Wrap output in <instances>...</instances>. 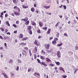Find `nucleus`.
Wrapping results in <instances>:
<instances>
[{"instance_id": "obj_4", "label": "nucleus", "mask_w": 78, "mask_h": 78, "mask_svg": "<svg viewBox=\"0 0 78 78\" xmlns=\"http://www.w3.org/2000/svg\"><path fill=\"white\" fill-rule=\"evenodd\" d=\"M45 60H46V62H51V60L48 58H46Z\"/></svg>"}, {"instance_id": "obj_31", "label": "nucleus", "mask_w": 78, "mask_h": 78, "mask_svg": "<svg viewBox=\"0 0 78 78\" xmlns=\"http://www.w3.org/2000/svg\"><path fill=\"white\" fill-rule=\"evenodd\" d=\"M29 23H30V21H28L26 22L25 24L26 25H28L29 24Z\"/></svg>"}, {"instance_id": "obj_38", "label": "nucleus", "mask_w": 78, "mask_h": 78, "mask_svg": "<svg viewBox=\"0 0 78 78\" xmlns=\"http://www.w3.org/2000/svg\"><path fill=\"white\" fill-rule=\"evenodd\" d=\"M16 23L17 25H19V20L17 21H16Z\"/></svg>"}, {"instance_id": "obj_14", "label": "nucleus", "mask_w": 78, "mask_h": 78, "mask_svg": "<svg viewBox=\"0 0 78 78\" xmlns=\"http://www.w3.org/2000/svg\"><path fill=\"white\" fill-rule=\"evenodd\" d=\"M26 43H20V45H23V46H25V45H26Z\"/></svg>"}, {"instance_id": "obj_44", "label": "nucleus", "mask_w": 78, "mask_h": 78, "mask_svg": "<svg viewBox=\"0 0 78 78\" xmlns=\"http://www.w3.org/2000/svg\"><path fill=\"white\" fill-rule=\"evenodd\" d=\"M59 33H58L57 34H56V36L57 37H59Z\"/></svg>"}, {"instance_id": "obj_28", "label": "nucleus", "mask_w": 78, "mask_h": 78, "mask_svg": "<svg viewBox=\"0 0 78 78\" xmlns=\"http://www.w3.org/2000/svg\"><path fill=\"white\" fill-rule=\"evenodd\" d=\"M62 45V43L61 42L60 44H57V46H58V47H61V45Z\"/></svg>"}, {"instance_id": "obj_48", "label": "nucleus", "mask_w": 78, "mask_h": 78, "mask_svg": "<svg viewBox=\"0 0 78 78\" xmlns=\"http://www.w3.org/2000/svg\"><path fill=\"white\" fill-rule=\"evenodd\" d=\"M63 7H64V9H66V8H67V7H66V5H63Z\"/></svg>"}, {"instance_id": "obj_27", "label": "nucleus", "mask_w": 78, "mask_h": 78, "mask_svg": "<svg viewBox=\"0 0 78 78\" xmlns=\"http://www.w3.org/2000/svg\"><path fill=\"white\" fill-rule=\"evenodd\" d=\"M3 75L4 76V77H5L6 78H8V76H7V75L6 74H5L4 73H3Z\"/></svg>"}, {"instance_id": "obj_24", "label": "nucleus", "mask_w": 78, "mask_h": 78, "mask_svg": "<svg viewBox=\"0 0 78 78\" xmlns=\"http://www.w3.org/2000/svg\"><path fill=\"white\" fill-rule=\"evenodd\" d=\"M49 66H50V67H53V66H54L55 65L52 63H51L49 65Z\"/></svg>"}, {"instance_id": "obj_22", "label": "nucleus", "mask_w": 78, "mask_h": 78, "mask_svg": "<svg viewBox=\"0 0 78 78\" xmlns=\"http://www.w3.org/2000/svg\"><path fill=\"white\" fill-rule=\"evenodd\" d=\"M31 11H32V12H34V11H35L34 8V7H32L31 9Z\"/></svg>"}, {"instance_id": "obj_52", "label": "nucleus", "mask_w": 78, "mask_h": 78, "mask_svg": "<svg viewBox=\"0 0 78 78\" xmlns=\"http://www.w3.org/2000/svg\"><path fill=\"white\" fill-rule=\"evenodd\" d=\"M59 25V22L57 23V24L55 25V27H58V25Z\"/></svg>"}, {"instance_id": "obj_47", "label": "nucleus", "mask_w": 78, "mask_h": 78, "mask_svg": "<svg viewBox=\"0 0 78 78\" xmlns=\"http://www.w3.org/2000/svg\"><path fill=\"white\" fill-rule=\"evenodd\" d=\"M53 37H51L49 38V41H51V40H52V39H53Z\"/></svg>"}, {"instance_id": "obj_51", "label": "nucleus", "mask_w": 78, "mask_h": 78, "mask_svg": "<svg viewBox=\"0 0 78 78\" xmlns=\"http://www.w3.org/2000/svg\"><path fill=\"white\" fill-rule=\"evenodd\" d=\"M8 31V30L7 29H5V33H7Z\"/></svg>"}, {"instance_id": "obj_18", "label": "nucleus", "mask_w": 78, "mask_h": 78, "mask_svg": "<svg viewBox=\"0 0 78 78\" xmlns=\"http://www.w3.org/2000/svg\"><path fill=\"white\" fill-rule=\"evenodd\" d=\"M31 26H29L27 27V30H31Z\"/></svg>"}, {"instance_id": "obj_63", "label": "nucleus", "mask_w": 78, "mask_h": 78, "mask_svg": "<svg viewBox=\"0 0 78 78\" xmlns=\"http://www.w3.org/2000/svg\"><path fill=\"white\" fill-rule=\"evenodd\" d=\"M38 10H37V11H35V12H36V13L37 14H38Z\"/></svg>"}, {"instance_id": "obj_61", "label": "nucleus", "mask_w": 78, "mask_h": 78, "mask_svg": "<svg viewBox=\"0 0 78 78\" xmlns=\"http://www.w3.org/2000/svg\"><path fill=\"white\" fill-rule=\"evenodd\" d=\"M58 40V38H55V40L54 41H57V40Z\"/></svg>"}, {"instance_id": "obj_46", "label": "nucleus", "mask_w": 78, "mask_h": 78, "mask_svg": "<svg viewBox=\"0 0 78 78\" xmlns=\"http://www.w3.org/2000/svg\"><path fill=\"white\" fill-rule=\"evenodd\" d=\"M31 71V69L30 68V69H28V72H30V71Z\"/></svg>"}, {"instance_id": "obj_17", "label": "nucleus", "mask_w": 78, "mask_h": 78, "mask_svg": "<svg viewBox=\"0 0 78 78\" xmlns=\"http://www.w3.org/2000/svg\"><path fill=\"white\" fill-rule=\"evenodd\" d=\"M31 25H36V23H35V22H34L33 21H31Z\"/></svg>"}, {"instance_id": "obj_8", "label": "nucleus", "mask_w": 78, "mask_h": 78, "mask_svg": "<svg viewBox=\"0 0 78 78\" xmlns=\"http://www.w3.org/2000/svg\"><path fill=\"white\" fill-rule=\"evenodd\" d=\"M14 13L16 16H19L20 15V13L16 11L14 12Z\"/></svg>"}, {"instance_id": "obj_45", "label": "nucleus", "mask_w": 78, "mask_h": 78, "mask_svg": "<svg viewBox=\"0 0 78 78\" xmlns=\"http://www.w3.org/2000/svg\"><path fill=\"white\" fill-rule=\"evenodd\" d=\"M41 52H42V53H44V54H45L46 52L45 51H44V50H41Z\"/></svg>"}, {"instance_id": "obj_43", "label": "nucleus", "mask_w": 78, "mask_h": 78, "mask_svg": "<svg viewBox=\"0 0 78 78\" xmlns=\"http://www.w3.org/2000/svg\"><path fill=\"white\" fill-rule=\"evenodd\" d=\"M75 49L76 50H78V47L77 46H76L75 47Z\"/></svg>"}, {"instance_id": "obj_1", "label": "nucleus", "mask_w": 78, "mask_h": 78, "mask_svg": "<svg viewBox=\"0 0 78 78\" xmlns=\"http://www.w3.org/2000/svg\"><path fill=\"white\" fill-rule=\"evenodd\" d=\"M44 46L46 49H48V48H49V47H50V44H44Z\"/></svg>"}, {"instance_id": "obj_56", "label": "nucleus", "mask_w": 78, "mask_h": 78, "mask_svg": "<svg viewBox=\"0 0 78 78\" xmlns=\"http://www.w3.org/2000/svg\"><path fill=\"white\" fill-rule=\"evenodd\" d=\"M37 75H38V76H40V74H39V73H37Z\"/></svg>"}, {"instance_id": "obj_11", "label": "nucleus", "mask_w": 78, "mask_h": 78, "mask_svg": "<svg viewBox=\"0 0 78 78\" xmlns=\"http://www.w3.org/2000/svg\"><path fill=\"white\" fill-rule=\"evenodd\" d=\"M55 62L57 66H59V65H61V63L59 62L55 61Z\"/></svg>"}, {"instance_id": "obj_49", "label": "nucleus", "mask_w": 78, "mask_h": 78, "mask_svg": "<svg viewBox=\"0 0 78 78\" xmlns=\"http://www.w3.org/2000/svg\"><path fill=\"white\" fill-rule=\"evenodd\" d=\"M37 58V57L36 56V55H34V59H36Z\"/></svg>"}, {"instance_id": "obj_34", "label": "nucleus", "mask_w": 78, "mask_h": 78, "mask_svg": "<svg viewBox=\"0 0 78 78\" xmlns=\"http://www.w3.org/2000/svg\"><path fill=\"white\" fill-rule=\"evenodd\" d=\"M62 77L63 78H67L66 75H63L62 76Z\"/></svg>"}, {"instance_id": "obj_7", "label": "nucleus", "mask_w": 78, "mask_h": 78, "mask_svg": "<svg viewBox=\"0 0 78 78\" xmlns=\"http://www.w3.org/2000/svg\"><path fill=\"white\" fill-rule=\"evenodd\" d=\"M21 20H22L24 22H26L28 20V18L27 17H26L24 19H21Z\"/></svg>"}, {"instance_id": "obj_5", "label": "nucleus", "mask_w": 78, "mask_h": 78, "mask_svg": "<svg viewBox=\"0 0 78 78\" xmlns=\"http://www.w3.org/2000/svg\"><path fill=\"white\" fill-rule=\"evenodd\" d=\"M37 48L36 47V46L35 47V49L34 50V53H36L37 52Z\"/></svg>"}, {"instance_id": "obj_9", "label": "nucleus", "mask_w": 78, "mask_h": 78, "mask_svg": "<svg viewBox=\"0 0 78 78\" xmlns=\"http://www.w3.org/2000/svg\"><path fill=\"white\" fill-rule=\"evenodd\" d=\"M50 33H51V29H48L47 32V34H50Z\"/></svg>"}, {"instance_id": "obj_21", "label": "nucleus", "mask_w": 78, "mask_h": 78, "mask_svg": "<svg viewBox=\"0 0 78 78\" xmlns=\"http://www.w3.org/2000/svg\"><path fill=\"white\" fill-rule=\"evenodd\" d=\"M29 53L30 55V56H31L32 55V54L31 53V50L30 49L29 51Z\"/></svg>"}, {"instance_id": "obj_10", "label": "nucleus", "mask_w": 78, "mask_h": 78, "mask_svg": "<svg viewBox=\"0 0 78 78\" xmlns=\"http://www.w3.org/2000/svg\"><path fill=\"white\" fill-rule=\"evenodd\" d=\"M34 44L36 45H37V46H39V44H37V40H35V41L34 42Z\"/></svg>"}, {"instance_id": "obj_62", "label": "nucleus", "mask_w": 78, "mask_h": 78, "mask_svg": "<svg viewBox=\"0 0 78 78\" xmlns=\"http://www.w3.org/2000/svg\"><path fill=\"white\" fill-rule=\"evenodd\" d=\"M78 69H76L75 70V72H76L77 70H78Z\"/></svg>"}, {"instance_id": "obj_40", "label": "nucleus", "mask_w": 78, "mask_h": 78, "mask_svg": "<svg viewBox=\"0 0 78 78\" xmlns=\"http://www.w3.org/2000/svg\"><path fill=\"white\" fill-rule=\"evenodd\" d=\"M18 62L19 64H20V63H21V62H22V61L20 60H18Z\"/></svg>"}, {"instance_id": "obj_42", "label": "nucleus", "mask_w": 78, "mask_h": 78, "mask_svg": "<svg viewBox=\"0 0 78 78\" xmlns=\"http://www.w3.org/2000/svg\"><path fill=\"white\" fill-rule=\"evenodd\" d=\"M64 36H66L67 37H68V35L66 33H65L64 34Z\"/></svg>"}, {"instance_id": "obj_64", "label": "nucleus", "mask_w": 78, "mask_h": 78, "mask_svg": "<svg viewBox=\"0 0 78 78\" xmlns=\"http://www.w3.org/2000/svg\"><path fill=\"white\" fill-rule=\"evenodd\" d=\"M14 33H15V34H16V33H17V30L14 31Z\"/></svg>"}, {"instance_id": "obj_6", "label": "nucleus", "mask_w": 78, "mask_h": 78, "mask_svg": "<svg viewBox=\"0 0 78 78\" xmlns=\"http://www.w3.org/2000/svg\"><path fill=\"white\" fill-rule=\"evenodd\" d=\"M23 8V9H25L26 8H28V7L27 5H26L25 4L23 5H22Z\"/></svg>"}, {"instance_id": "obj_60", "label": "nucleus", "mask_w": 78, "mask_h": 78, "mask_svg": "<svg viewBox=\"0 0 78 78\" xmlns=\"http://www.w3.org/2000/svg\"><path fill=\"white\" fill-rule=\"evenodd\" d=\"M3 39H4L5 40H6V37L4 36V38H3Z\"/></svg>"}, {"instance_id": "obj_41", "label": "nucleus", "mask_w": 78, "mask_h": 78, "mask_svg": "<svg viewBox=\"0 0 78 78\" xmlns=\"http://www.w3.org/2000/svg\"><path fill=\"white\" fill-rule=\"evenodd\" d=\"M19 67L18 66H17L16 69V70L18 71L19 70Z\"/></svg>"}, {"instance_id": "obj_12", "label": "nucleus", "mask_w": 78, "mask_h": 78, "mask_svg": "<svg viewBox=\"0 0 78 78\" xmlns=\"http://www.w3.org/2000/svg\"><path fill=\"white\" fill-rule=\"evenodd\" d=\"M44 8H45L46 9H48V8H50V6L49 5L48 6H44Z\"/></svg>"}, {"instance_id": "obj_55", "label": "nucleus", "mask_w": 78, "mask_h": 78, "mask_svg": "<svg viewBox=\"0 0 78 78\" xmlns=\"http://www.w3.org/2000/svg\"><path fill=\"white\" fill-rule=\"evenodd\" d=\"M4 45H5V47H6V46H7V44H6V43H4Z\"/></svg>"}, {"instance_id": "obj_29", "label": "nucleus", "mask_w": 78, "mask_h": 78, "mask_svg": "<svg viewBox=\"0 0 78 78\" xmlns=\"http://www.w3.org/2000/svg\"><path fill=\"white\" fill-rule=\"evenodd\" d=\"M6 23L7 25H8V26H10V24H9V23L8 21H6Z\"/></svg>"}, {"instance_id": "obj_58", "label": "nucleus", "mask_w": 78, "mask_h": 78, "mask_svg": "<svg viewBox=\"0 0 78 78\" xmlns=\"http://www.w3.org/2000/svg\"><path fill=\"white\" fill-rule=\"evenodd\" d=\"M41 37H42L41 36H39L38 38L39 39H40V38H41Z\"/></svg>"}, {"instance_id": "obj_39", "label": "nucleus", "mask_w": 78, "mask_h": 78, "mask_svg": "<svg viewBox=\"0 0 78 78\" xmlns=\"http://www.w3.org/2000/svg\"><path fill=\"white\" fill-rule=\"evenodd\" d=\"M12 26H13V27H15V28H17V25H16V24H13L12 25Z\"/></svg>"}, {"instance_id": "obj_36", "label": "nucleus", "mask_w": 78, "mask_h": 78, "mask_svg": "<svg viewBox=\"0 0 78 78\" xmlns=\"http://www.w3.org/2000/svg\"><path fill=\"white\" fill-rule=\"evenodd\" d=\"M23 48L24 50H28V48L27 47H24V48Z\"/></svg>"}, {"instance_id": "obj_16", "label": "nucleus", "mask_w": 78, "mask_h": 78, "mask_svg": "<svg viewBox=\"0 0 78 78\" xmlns=\"http://www.w3.org/2000/svg\"><path fill=\"white\" fill-rule=\"evenodd\" d=\"M39 26L40 27H42V25L43 24L42 23V22H39Z\"/></svg>"}, {"instance_id": "obj_23", "label": "nucleus", "mask_w": 78, "mask_h": 78, "mask_svg": "<svg viewBox=\"0 0 78 78\" xmlns=\"http://www.w3.org/2000/svg\"><path fill=\"white\" fill-rule=\"evenodd\" d=\"M0 30L2 32H3L5 31V30H4V28L2 27H1L0 28Z\"/></svg>"}, {"instance_id": "obj_15", "label": "nucleus", "mask_w": 78, "mask_h": 78, "mask_svg": "<svg viewBox=\"0 0 78 78\" xmlns=\"http://www.w3.org/2000/svg\"><path fill=\"white\" fill-rule=\"evenodd\" d=\"M23 35L22 34H21L19 36V38H23Z\"/></svg>"}, {"instance_id": "obj_33", "label": "nucleus", "mask_w": 78, "mask_h": 78, "mask_svg": "<svg viewBox=\"0 0 78 78\" xmlns=\"http://www.w3.org/2000/svg\"><path fill=\"white\" fill-rule=\"evenodd\" d=\"M37 33L39 34L41 33V30H40V29H38L37 30Z\"/></svg>"}, {"instance_id": "obj_3", "label": "nucleus", "mask_w": 78, "mask_h": 78, "mask_svg": "<svg viewBox=\"0 0 78 78\" xmlns=\"http://www.w3.org/2000/svg\"><path fill=\"white\" fill-rule=\"evenodd\" d=\"M41 66L42 65H43L45 67H47V65L45 64V62H41Z\"/></svg>"}, {"instance_id": "obj_53", "label": "nucleus", "mask_w": 78, "mask_h": 78, "mask_svg": "<svg viewBox=\"0 0 78 78\" xmlns=\"http://www.w3.org/2000/svg\"><path fill=\"white\" fill-rule=\"evenodd\" d=\"M7 34H8L9 35H11V33L10 32H8L6 33Z\"/></svg>"}, {"instance_id": "obj_13", "label": "nucleus", "mask_w": 78, "mask_h": 78, "mask_svg": "<svg viewBox=\"0 0 78 78\" xmlns=\"http://www.w3.org/2000/svg\"><path fill=\"white\" fill-rule=\"evenodd\" d=\"M27 39H28V37H24L23 38L22 40V41H26L27 40Z\"/></svg>"}, {"instance_id": "obj_25", "label": "nucleus", "mask_w": 78, "mask_h": 78, "mask_svg": "<svg viewBox=\"0 0 78 78\" xmlns=\"http://www.w3.org/2000/svg\"><path fill=\"white\" fill-rule=\"evenodd\" d=\"M29 33L30 34H31V35L33 34V33L32 32V31H31V30H29Z\"/></svg>"}, {"instance_id": "obj_35", "label": "nucleus", "mask_w": 78, "mask_h": 78, "mask_svg": "<svg viewBox=\"0 0 78 78\" xmlns=\"http://www.w3.org/2000/svg\"><path fill=\"white\" fill-rule=\"evenodd\" d=\"M43 30H44L46 31H47V27H43L42 28Z\"/></svg>"}, {"instance_id": "obj_19", "label": "nucleus", "mask_w": 78, "mask_h": 78, "mask_svg": "<svg viewBox=\"0 0 78 78\" xmlns=\"http://www.w3.org/2000/svg\"><path fill=\"white\" fill-rule=\"evenodd\" d=\"M59 70H62V71H63L64 72H65V71L63 69V68L62 67H60L59 68Z\"/></svg>"}, {"instance_id": "obj_26", "label": "nucleus", "mask_w": 78, "mask_h": 78, "mask_svg": "<svg viewBox=\"0 0 78 78\" xmlns=\"http://www.w3.org/2000/svg\"><path fill=\"white\" fill-rule=\"evenodd\" d=\"M56 41H53L52 42V43L53 44H56Z\"/></svg>"}, {"instance_id": "obj_59", "label": "nucleus", "mask_w": 78, "mask_h": 78, "mask_svg": "<svg viewBox=\"0 0 78 78\" xmlns=\"http://www.w3.org/2000/svg\"><path fill=\"white\" fill-rule=\"evenodd\" d=\"M17 9L20 12V9L18 7H17Z\"/></svg>"}, {"instance_id": "obj_37", "label": "nucleus", "mask_w": 78, "mask_h": 78, "mask_svg": "<svg viewBox=\"0 0 78 78\" xmlns=\"http://www.w3.org/2000/svg\"><path fill=\"white\" fill-rule=\"evenodd\" d=\"M13 3H17V2L16 1V0H12Z\"/></svg>"}, {"instance_id": "obj_50", "label": "nucleus", "mask_w": 78, "mask_h": 78, "mask_svg": "<svg viewBox=\"0 0 78 78\" xmlns=\"http://www.w3.org/2000/svg\"><path fill=\"white\" fill-rule=\"evenodd\" d=\"M0 39H2H2H3V37H2V36H0Z\"/></svg>"}, {"instance_id": "obj_54", "label": "nucleus", "mask_w": 78, "mask_h": 78, "mask_svg": "<svg viewBox=\"0 0 78 78\" xmlns=\"http://www.w3.org/2000/svg\"><path fill=\"white\" fill-rule=\"evenodd\" d=\"M8 16V14L6 13L5 15V17H7V16Z\"/></svg>"}, {"instance_id": "obj_57", "label": "nucleus", "mask_w": 78, "mask_h": 78, "mask_svg": "<svg viewBox=\"0 0 78 78\" xmlns=\"http://www.w3.org/2000/svg\"><path fill=\"white\" fill-rule=\"evenodd\" d=\"M23 51L24 53V54H26V51H25V50H24Z\"/></svg>"}, {"instance_id": "obj_20", "label": "nucleus", "mask_w": 78, "mask_h": 78, "mask_svg": "<svg viewBox=\"0 0 78 78\" xmlns=\"http://www.w3.org/2000/svg\"><path fill=\"white\" fill-rule=\"evenodd\" d=\"M41 59H42L43 60H44V59H45V58H44V56H42V55H40V56Z\"/></svg>"}, {"instance_id": "obj_32", "label": "nucleus", "mask_w": 78, "mask_h": 78, "mask_svg": "<svg viewBox=\"0 0 78 78\" xmlns=\"http://www.w3.org/2000/svg\"><path fill=\"white\" fill-rule=\"evenodd\" d=\"M12 62H13V60L11 59L9 61V63L11 64V63H12Z\"/></svg>"}, {"instance_id": "obj_2", "label": "nucleus", "mask_w": 78, "mask_h": 78, "mask_svg": "<svg viewBox=\"0 0 78 78\" xmlns=\"http://www.w3.org/2000/svg\"><path fill=\"white\" fill-rule=\"evenodd\" d=\"M57 55L58 58H61V52L60 51H58Z\"/></svg>"}, {"instance_id": "obj_30", "label": "nucleus", "mask_w": 78, "mask_h": 78, "mask_svg": "<svg viewBox=\"0 0 78 78\" xmlns=\"http://www.w3.org/2000/svg\"><path fill=\"white\" fill-rule=\"evenodd\" d=\"M37 61L38 62L39 64H41V61L39 60V59H37Z\"/></svg>"}]
</instances>
